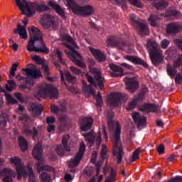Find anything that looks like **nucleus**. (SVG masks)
I'll return each instance as SVG.
<instances>
[{
  "label": "nucleus",
  "instance_id": "obj_1",
  "mask_svg": "<svg viewBox=\"0 0 182 182\" xmlns=\"http://www.w3.org/2000/svg\"><path fill=\"white\" fill-rule=\"evenodd\" d=\"M30 33V40L27 46V50L28 52H40L48 55L49 49L46 47V44L43 42V37H42V32L35 27H28Z\"/></svg>",
  "mask_w": 182,
  "mask_h": 182
},
{
  "label": "nucleus",
  "instance_id": "obj_2",
  "mask_svg": "<svg viewBox=\"0 0 182 182\" xmlns=\"http://www.w3.org/2000/svg\"><path fill=\"white\" fill-rule=\"evenodd\" d=\"M16 6L21 11L22 15H26L28 18H32L35 12H47L50 11V8L46 4H38L36 1L28 2L26 0H15Z\"/></svg>",
  "mask_w": 182,
  "mask_h": 182
},
{
  "label": "nucleus",
  "instance_id": "obj_3",
  "mask_svg": "<svg viewBox=\"0 0 182 182\" xmlns=\"http://www.w3.org/2000/svg\"><path fill=\"white\" fill-rule=\"evenodd\" d=\"M122 133V128L119 122H117V127L114 134L113 139V154L115 156L117 160V164L122 163L123 156H124V151L123 150V145L122 144V141L120 140V134Z\"/></svg>",
  "mask_w": 182,
  "mask_h": 182
},
{
  "label": "nucleus",
  "instance_id": "obj_4",
  "mask_svg": "<svg viewBox=\"0 0 182 182\" xmlns=\"http://www.w3.org/2000/svg\"><path fill=\"white\" fill-rule=\"evenodd\" d=\"M147 50L149 52L150 59L154 66H159L161 63H163L164 58L163 53L158 48L159 46L157 43L154 40H149L147 41Z\"/></svg>",
  "mask_w": 182,
  "mask_h": 182
},
{
  "label": "nucleus",
  "instance_id": "obj_5",
  "mask_svg": "<svg viewBox=\"0 0 182 182\" xmlns=\"http://www.w3.org/2000/svg\"><path fill=\"white\" fill-rule=\"evenodd\" d=\"M35 97L41 100L42 97H49L50 99H58L59 92L53 86L47 84H42L39 87L38 92L35 94Z\"/></svg>",
  "mask_w": 182,
  "mask_h": 182
},
{
  "label": "nucleus",
  "instance_id": "obj_6",
  "mask_svg": "<svg viewBox=\"0 0 182 182\" xmlns=\"http://www.w3.org/2000/svg\"><path fill=\"white\" fill-rule=\"evenodd\" d=\"M63 45L69 49L70 51L65 50V53L68 55V58H70V60H72L75 65L79 66V68L86 69V64L82 60V55H80V53L76 51L72 46L66 43H63Z\"/></svg>",
  "mask_w": 182,
  "mask_h": 182
},
{
  "label": "nucleus",
  "instance_id": "obj_7",
  "mask_svg": "<svg viewBox=\"0 0 182 182\" xmlns=\"http://www.w3.org/2000/svg\"><path fill=\"white\" fill-rule=\"evenodd\" d=\"M127 99H129L127 94L112 92L107 96V105L112 107H119V105H122V102H126Z\"/></svg>",
  "mask_w": 182,
  "mask_h": 182
},
{
  "label": "nucleus",
  "instance_id": "obj_8",
  "mask_svg": "<svg viewBox=\"0 0 182 182\" xmlns=\"http://www.w3.org/2000/svg\"><path fill=\"white\" fill-rule=\"evenodd\" d=\"M10 162L11 164H14L17 173V180L21 181L22 180V177L26 178L28 176V172H26V169L25 166H22V161L18 156L11 157L10 159Z\"/></svg>",
  "mask_w": 182,
  "mask_h": 182
},
{
  "label": "nucleus",
  "instance_id": "obj_9",
  "mask_svg": "<svg viewBox=\"0 0 182 182\" xmlns=\"http://www.w3.org/2000/svg\"><path fill=\"white\" fill-rule=\"evenodd\" d=\"M139 76L134 75V77H125L124 78V82H125L126 85V90L129 92V93H136L137 90H139L140 87V82L137 80Z\"/></svg>",
  "mask_w": 182,
  "mask_h": 182
},
{
  "label": "nucleus",
  "instance_id": "obj_10",
  "mask_svg": "<svg viewBox=\"0 0 182 182\" xmlns=\"http://www.w3.org/2000/svg\"><path fill=\"white\" fill-rule=\"evenodd\" d=\"M129 16L133 26H134L138 32L141 33V35H144L145 36H147V35L150 33L147 24L141 23L140 19H139V18L134 14H131Z\"/></svg>",
  "mask_w": 182,
  "mask_h": 182
},
{
  "label": "nucleus",
  "instance_id": "obj_11",
  "mask_svg": "<svg viewBox=\"0 0 182 182\" xmlns=\"http://www.w3.org/2000/svg\"><path fill=\"white\" fill-rule=\"evenodd\" d=\"M86 150V145L85 142H81L80 144V149L76 156L73 159H71L68 161V166L71 168L76 167V166H79L80 164V161H82V159H83V155L85 154V151Z\"/></svg>",
  "mask_w": 182,
  "mask_h": 182
},
{
  "label": "nucleus",
  "instance_id": "obj_12",
  "mask_svg": "<svg viewBox=\"0 0 182 182\" xmlns=\"http://www.w3.org/2000/svg\"><path fill=\"white\" fill-rule=\"evenodd\" d=\"M182 25L179 22H171L166 25V33L171 36H176L181 33Z\"/></svg>",
  "mask_w": 182,
  "mask_h": 182
},
{
  "label": "nucleus",
  "instance_id": "obj_13",
  "mask_svg": "<svg viewBox=\"0 0 182 182\" xmlns=\"http://www.w3.org/2000/svg\"><path fill=\"white\" fill-rule=\"evenodd\" d=\"M109 68L112 71H109V75L111 77H122L126 76L127 73H124V68L120 65H117L114 63L109 65Z\"/></svg>",
  "mask_w": 182,
  "mask_h": 182
},
{
  "label": "nucleus",
  "instance_id": "obj_14",
  "mask_svg": "<svg viewBox=\"0 0 182 182\" xmlns=\"http://www.w3.org/2000/svg\"><path fill=\"white\" fill-rule=\"evenodd\" d=\"M132 119L138 129H141L147 126V117L142 116L140 112H134L132 114Z\"/></svg>",
  "mask_w": 182,
  "mask_h": 182
},
{
  "label": "nucleus",
  "instance_id": "obj_15",
  "mask_svg": "<svg viewBox=\"0 0 182 182\" xmlns=\"http://www.w3.org/2000/svg\"><path fill=\"white\" fill-rule=\"evenodd\" d=\"M47 4L50 8H52L59 16H61L62 19H66V11H65V8L58 4L55 1H50Z\"/></svg>",
  "mask_w": 182,
  "mask_h": 182
},
{
  "label": "nucleus",
  "instance_id": "obj_16",
  "mask_svg": "<svg viewBox=\"0 0 182 182\" xmlns=\"http://www.w3.org/2000/svg\"><path fill=\"white\" fill-rule=\"evenodd\" d=\"M29 112H32L33 117H39L43 112V106L42 105H36L33 102H30L28 105Z\"/></svg>",
  "mask_w": 182,
  "mask_h": 182
},
{
  "label": "nucleus",
  "instance_id": "obj_17",
  "mask_svg": "<svg viewBox=\"0 0 182 182\" xmlns=\"http://www.w3.org/2000/svg\"><path fill=\"white\" fill-rule=\"evenodd\" d=\"M41 23L45 29H49L50 26L55 25V16L49 14H45L43 15V18L41 19Z\"/></svg>",
  "mask_w": 182,
  "mask_h": 182
},
{
  "label": "nucleus",
  "instance_id": "obj_18",
  "mask_svg": "<svg viewBox=\"0 0 182 182\" xmlns=\"http://www.w3.org/2000/svg\"><path fill=\"white\" fill-rule=\"evenodd\" d=\"M94 72V80L97 85V87L98 86L99 89L101 90H105V82H106V80L102 76V71L95 69Z\"/></svg>",
  "mask_w": 182,
  "mask_h": 182
},
{
  "label": "nucleus",
  "instance_id": "obj_19",
  "mask_svg": "<svg viewBox=\"0 0 182 182\" xmlns=\"http://www.w3.org/2000/svg\"><path fill=\"white\" fill-rule=\"evenodd\" d=\"M107 46H114V48H118V49L123 50L127 44L124 41H119L116 37H109L107 38Z\"/></svg>",
  "mask_w": 182,
  "mask_h": 182
},
{
  "label": "nucleus",
  "instance_id": "obj_20",
  "mask_svg": "<svg viewBox=\"0 0 182 182\" xmlns=\"http://www.w3.org/2000/svg\"><path fill=\"white\" fill-rule=\"evenodd\" d=\"M95 14V9L91 5L87 6H80L76 15H80V16H90Z\"/></svg>",
  "mask_w": 182,
  "mask_h": 182
},
{
  "label": "nucleus",
  "instance_id": "obj_21",
  "mask_svg": "<svg viewBox=\"0 0 182 182\" xmlns=\"http://www.w3.org/2000/svg\"><path fill=\"white\" fill-rule=\"evenodd\" d=\"M124 59L129 60V62H132V63H134V65H139L140 66H143L144 68H145V69H147L149 68V64H147V63H146L144 60L141 59L138 56L126 55L124 57Z\"/></svg>",
  "mask_w": 182,
  "mask_h": 182
},
{
  "label": "nucleus",
  "instance_id": "obj_22",
  "mask_svg": "<svg viewBox=\"0 0 182 182\" xmlns=\"http://www.w3.org/2000/svg\"><path fill=\"white\" fill-rule=\"evenodd\" d=\"M23 75H27V76H31L33 79H39L42 77V73L41 70H37L36 68L31 67L28 68H23Z\"/></svg>",
  "mask_w": 182,
  "mask_h": 182
},
{
  "label": "nucleus",
  "instance_id": "obj_23",
  "mask_svg": "<svg viewBox=\"0 0 182 182\" xmlns=\"http://www.w3.org/2000/svg\"><path fill=\"white\" fill-rule=\"evenodd\" d=\"M80 129L82 132H87L92 129L93 119L92 117H84L80 120Z\"/></svg>",
  "mask_w": 182,
  "mask_h": 182
},
{
  "label": "nucleus",
  "instance_id": "obj_24",
  "mask_svg": "<svg viewBox=\"0 0 182 182\" xmlns=\"http://www.w3.org/2000/svg\"><path fill=\"white\" fill-rule=\"evenodd\" d=\"M139 110L143 113H156L158 109L155 104H144L139 107Z\"/></svg>",
  "mask_w": 182,
  "mask_h": 182
},
{
  "label": "nucleus",
  "instance_id": "obj_25",
  "mask_svg": "<svg viewBox=\"0 0 182 182\" xmlns=\"http://www.w3.org/2000/svg\"><path fill=\"white\" fill-rule=\"evenodd\" d=\"M90 50L91 53H92L95 59L97 60V62H105L107 59L106 55L102 53L100 50H97L94 48H90Z\"/></svg>",
  "mask_w": 182,
  "mask_h": 182
},
{
  "label": "nucleus",
  "instance_id": "obj_26",
  "mask_svg": "<svg viewBox=\"0 0 182 182\" xmlns=\"http://www.w3.org/2000/svg\"><path fill=\"white\" fill-rule=\"evenodd\" d=\"M12 174H14V171L9 168H4L0 172V177H4L3 178L4 182H12Z\"/></svg>",
  "mask_w": 182,
  "mask_h": 182
},
{
  "label": "nucleus",
  "instance_id": "obj_27",
  "mask_svg": "<svg viewBox=\"0 0 182 182\" xmlns=\"http://www.w3.org/2000/svg\"><path fill=\"white\" fill-rule=\"evenodd\" d=\"M43 150L42 149V144L41 143H37L36 145L33 147L32 154L36 160L39 161L42 159V153Z\"/></svg>",
  "mask_w": 182,
  "mask_h": 182
},
{
  "label": "nucleus",
  "instance_id": "obj_28",
  "mask_svg": "<svg viewBox=\"0 0 182 182\" xmlns=\"http://www.w3.org/2000/svg\"><path fill=\"white\" fill-rule=\"evenodd\" d=\"M18 146L21 151L25 152L29 149V142L25 137L20 136L18 137Z\"/></svg>",
  "mask_w": 182,
  "mask_h": 182
},
{
  "label": "nucleus",
  "instance_id": "obj_29",
  "mask_svg": "<svg viewBox=\"0 0 182 182\" xmlns=\"http://www.w3.org/2000/svg\"><path fill=\"white\" fill-rule=\"evenodd\" d=\"M148 21L150 22V25L156 28V26H159V23H160V21H161V18H160L159 15L157 14H151Z\"/></svg>",
  "mask_w": 182,
  "mask_h": 182
},
{
  "label": "nucleus",
  "instance_id": "obj_30",
  "mask_svg": "<svg viewBox=\"0 0 182 182\" xmlns=\"http://www.w3.org/2000/svg\"><path fill=\"white\" fill-rule=\"evenodd\" d=\"M59 120H60L59 129L60 130V132H64L66 127H68V122H69V118L66 115H63L61 117H60Z\"/></svg>",
  "mask_w": 182,
  "mask_h": 182
},
{
  "label": "nucleus",
  "instance_id": "obj_31",
  "mask_svg": "<svg viewBox=\"0 0 182 182\" xmlns=\"http://www.w3.org/2000/svg\"><path fill=\"white\" fill-rule=\"evenodd\" d=\"M23 134H26V136H32L33 140H35V137H38L39 131H38V129H36V127H33V130L26 128L23 129Z\"/></svg>",
  "mask_w": 182,
  "mask_h": 182
},
{
  "label": "nucleus",
  "instance_id": "obj_32",
  "mask_svg": "<svg viewBox=\"0 0 182 182\" xmlns=\"http://www.w3.org/2000/svg\"><path fill=\"white\" fill-rule=\"evenodd\" d=\"M67 6H68L70 9L73 11V12L77 14V11H79V8L80 6L77 5V4H76V1H75V0H67Z\"/></svg>",
  "mask_w": 182,
  "mask_h": 182
},
{
  "label": "nucleus",
  "instance_id": "obj_33",
  "mask_svg": "<svg viewBox=\"0 0 182 182\" xmlns=\"http://www.w3.org/2000/svg\"><path fill=\"white\" fill-rule=\"evenodd\" d=\"M166 72L170 77H174L177 74V68L173 65H171V64L168 63L166 65Z\"/></svg>",
  "mask_w": 182,
  "mask_h": 182
},
{
  "label": "nucleus",
  "instance_id": "obj_34",
  "mask_svg": "<svg viewBox=\"0 0 182 182\" xmlns=\"http://www.w3.org/2000/svg\"><path fill=\"white\" fill-rule=\"evenodd\" d=\"M14 33H18L20 36H23V39H26L28 35L26 34V31H25V27L18 24L17 28L14 30Z\"/></svg>",
  "mask_w": 182,
  "mask_h": 182
},
{
  "label": "nucleus",
  "instance_id": "obj_35",
  "mask_svg": "<svg viewBox=\"0 0 182 182\" xmlns=\"http://www.w3.org/2000/svg\"><path fill=\"white\" fill-rule=\"evenodd\" d=\"M148 90L149 88H147V87H143L141 90V92L138 94L137 96L135 98H134V100H136L137 103H139V102H141V100L144 99V96H146V93H147Z\"/></svg>",
  "mask_w": 182,
  "mask_h": 182
},
{
  "label": "nucleus",
  "instance_id": "obj_36",
  "mask_svg": "<svg viewBox=\"0 0 182 182\" xmlns=\"http://www.w3.org/2000/svg\"><path fill=\"white\" fill-rule=\"evenodd\" d=\"M63 76H65V79L68 83H71L72 85H75V83H76L77 78L76 77L72 75L70 72L65 71L63 73Z\"/></svg>",
  "mask_w": 182,
  "mask_h": 182
},
{
  "label": "nucleus",
  "instance_id": "obj_37",
  "mask_svg": "<svg viewBox=\"0 0 182 182\" xmlns=\"http://www.w3.org/2000/svg\"><path fill=\"white\" fill-rule=\"evenodd\" d=\"M70 139V136H69V134H65L63 136L62 144L65 151H70V146L68 144V143H69Z\"/></svg>",
  "mask_w": 182,
  "mask_h": 182
},
{
  "label": "nucleus",
  "instance_id": "obj_38",
  "mask_svg": "<svg viewBox=\"0 0 182 182\" xmlns=\"http://www.w3.org/2000/svg\"><path fill=\"white\" fill-rule=\"evenodd\" d=\"M153 6L157 9L158 11H160L161 9H165V8H167V6H168V2L166 1L165 0H162L161 1H159L158 3H154Z\"/></svg>",
  "mask_w": 182,
  "mask_h": 182
},
{
  "label": "nucleus",
  "instance_id": "obj_39",
  "mask_svg": "<svg viewBox=\"0 0 182 182\" xmlns=\"http://www.w3.org/2000/svg\"><path fill=\"white\" fill-rule=\"evenodd\" d=\"M63 39L64 41H67V42H69V43L72 44L74 48H76L77 49H79V46H77V43L70 36V35H64L63 37Z\"/></svg>",
  "mask_w": 182,
  "mask_h": 182
},
{
  "label": "nucleus",
  "instance_id": "obj_40",
  "mask_svg": "<svg viewBox=\"0 0 182 182\" xmlns=\"http://www.w3.org/2000/svg\"><path fill=\"white\" fill-rule=\"evenodd\" d=\"M27 176H28V182H38V178H36V176H35L32 168H30L28 169V173H27Z\"/></svg>",
  "mask_w": 182,
  "mask_h": 182
},
{
  "label": "nucleus",
  "instance_id": "obj_41",
  "mask_svg": "<svg viewBox=\"0 0 182 182\" xmlns=\"http://www.w3.org/2000/svg\"><path fill=\"white\" fill-rule=\"evenodd\" d=\"M129 4L132 5V6H135L136 8H144V4L141 3V1L140 0H127Z\"/></svg>",
  "mask_w": 182,
  "mask_h": 182
},
{
  "label": "nucleus",
  "instance_id": "obj_42",
  "mask_svg": "<svg viewBox=\"0 0 182 182\" xmlns=\"http://www.w3.org/2000/svg\"><path fill=\"white\" fill-rule=\"evenodd\" d=\"M168 14L169 16H174L176 19H180L182 17L181 13L176 9H170Z\"/></svg>",
  "mask_w": 182,
  "mask_h": 182
},
{
  "label": "nucleus",
  "instance_id": "obj_43",
  "mask_svg": "<svg viewBox=\"0 0 182 182\" xmlns=\"http://www.w3.org/2000/svg\"><path fill=\"white\" fill-rule=\"evenodd\" d=\"M54 66L56 68V69H58V70H59L60 75H61V82H63V84L65 86H68L66 85V82H65V77L63 76V71L62 70V67L60 66V64H59V63L58 62H55L54 63Z\"/></svg>",
  "mask_w": 182,
  "mask_h": 182
},
{
  "label": "nucleus",
  "instance_id": "obj_44",
  "mask_svg": "<svg viewBox=\"0 0 182 182\" xmlns=\"http://www.w3.org/2000/svg\"><path fill=\"white\" fill-rule=\"evenodd\" d=\"M84 136L85 137V139L88 143H90L91 144H95V135H93L92 132H88L87 134H84Z\"/></svg>",
  "mask_w": 182,
  "mask_h": 182
},
{
  "label": "nucleus",
  "instance_id": "obj_45",
  "mask_svg": "<svg viewBox=\"0 0 182 182\" xmlns=\"http://www.w3.org/2000/svg\"><path fill=\"white\" fill-rule=\"evenodd\" d=\"M41 180L42 182H50L52 181V176L46 172H43L41 175Z\"/></svg>",
  "mask_w": 182,
  "mask_h": 182
},
{
  "label": "nucleus",
  "instance_id": "obj_46",
  "mask_svg": "<svg viewBox=\"0 0 182 182\" xmlns=\"http://www.w3.org/2000/svg\"><path fill=\"white\" fill-rule=\"evenodd\" d=\"M55 153L60 157H63L65 156V149H63V146H62V144L56 146Z\"/></svg>",
  "mask_w": 182,
  "mask_h": 182
},
{
  "label": "nucleus",
  "instance_id": "obj_47",
  "mask_svg": "<svg viewBox=\"0 0 182 182\" xmlns=\"http://www.w3.org/2000/svg\"><path fill=\"white\" fill-rule=\"evenodd\" d=\"M140 153H141V149L138 148L136 149L132 154L131 161H136V160H139V159H140Z\"/></svg>",
  "mask_w": 182,
  "mask_h": 182
},
{
  "label": "nucleus",
  "instance_id": "obj_48",
  "mask_svg": "<svg viewBox=\"0 0 182 182\" xmlns=\"http://www.w3.org/2000/svg\"><path fill=\"white\" fill-rule=\"evenodd\" d=\"M101 158L102 160H106V159H107V146L105 144H102V146Z\"/></svg>",
  "mask_w": 182,
  "mask_h": 182
},
{
  "label": "nucleus",
  "instance_id": "obj_49",
  "mask_svg": "<svg viewBox=\"0 0 182 182\" xmlns=\"http://www.w3.org/2000/svg\"><path fill=\"white\" fill-rule=\"evenodd\" d=\"M6 99L9 105H16L18 103V101L9 94L6 95Z\"/></svg>",
  "mask_w": 182,
  "mask_h": 182
},
{
  "label": "nucleus",
  "instance_id": "obj_50",
  "mask_svg": "<svg viewBox=\"0 0 182 182\" xmlns=\"http://www.w3.org/2000/svg\"><path fill=\"white\" fill-rule=\"evenodd\" d=\"M137 102L136 100L132 99V100L128 103L127 109V110H133V109H136V106H137Z\"/></svg>",
  "mask_w": 182,
  "mask_h": 182
},
{
  "label": "nucleus",
  "instance_id": "obj_51",
  "mask_svg": "<svg viewBox=\"0 0 182 182\" xmlns=\"http://www.w3.org/2000/svg\"><path fill=\"white\" fill-rule=\"evenodd\" d=\"M8 85H6V87L7 90H9L10 92L16 86V82L14 81V80H8Z\"/></svg>",
  "mask_w": 182,
  "mask_h": 182
},
{
  "label": "nucleus",
  "instance_id": "obj_52",
  "mask_svg": "<svg viewBox=\"0 0 182 182\" xmlns=\"http://www.w3.org/2000/svg\"><path fill=\"white\" fill-rule=\"evenodd\" d=\"M173 65L176 69H178V68L182 66V55L178 57L176 60L173 62Z\"/></svg>",
  "mask_w": 182,
  "mask_h": 182
},
{
  "label": "nucleus",
  "instance_id": "obj_53",
  "mask_svg": "<svg viewBox=\"0 0 182 182\" xmlns=\"http://www.w3.org/2000/svg\"><path fill=\"white\" fill-rule=\"evenodd\" d=\"M0 126L4 127L6 126V114H0Z\"/></svg>",
  "mask_w": 182,
  "mask_h": 182
},
{
  "label": "nucleus",
  "instance_id": "obj_54",
  "mask_svg": "<svg viewBox=\"0 0 182 182\" xmlns=\"http://www.w3.org/2000/svg\"><path fill=\"white\" fill-rule=\"evenodd\" d=\"M16 70H18V64L14 63L11 65V68L10 75H9L10 79H12V76H15V72H16Z\"/></svg>",
  "mask_w": 182,
  "mask_h": 182
},
{
  "label": "nucleus",
  "instance_id": "obj_55",
  "mask_svg": "<svg viewBox=\"0 0 182 182\" xmlns=\"http://www.w3.org/2000/svg\"><path fill=\"white\" fill-rule=\"evenodd\" d=\"M34 86L35 82H33V80H30L29 81L26 80V85H22L20 86V89H22L23 90H25V89H28V86Z\"/></svg>",
  "mask_w": 182,
  "mask_h": 182
},
{
  "label": "nucleus",
  "instance_id": "obj_56",
  "mask_svg": "<svg viewBox=\"0 0 182 182\" xmlns=\"http://www.w3.org/2000/svg\"><path fill=\"white\" fill-rule=\"evenodd\" d=\"M71 72H73V73H74V75H78L79 76H83V72H82V70L73 67V66H71L70 68Z\"/></svg>",
  "mask_w": 182,
  "mask_h": 182
},
{
  "label": "nucleus",
  "instance_id": "obj_57",
  "mask_svg": "<svg viewBox=\"0 0 182 182\" xmlns=\"http://www.w3.org/2000/svg\"><path fill=\"white\" fill-rule=\"evenodd\" d=\"M117 5H122V9H127V5H126V0H114Z\"/></svg>",
  "mask_w": 182,
  "mask_h": 182
},
{
  "label": "nucleus",
  "instance_id": "obj_58",
  "mask_svg": "<svg viewBox=\"0 0 182 182\" xmlns=\"http://www.w3.org/2000/svg\"><path fill=\"white\" fill-rule=\"evenodd\" d=\"M56 55H57L58 59L60 62L61 65H66V63L63 60V57H62V55H63V53L62 51L57 50Z\"/></svg>",
  "mask_w": 182,
  "mask_h": 182
},
{
  "label": "nucleus",
  "instance_id": "obj_59",
  "mask_svg": "<svg viewBox=\"0 0 182 182\" xmlns=\"http://www.w3.org/2000/svg\"><path fill=\"white\" fill-rule=\"evenodd\" d=\"M87 80H88L89 83L92 85V86H94V87L97 88V84H96V82H95V79L92 75H87Z\"/></svg>",
  "mask_w": 182,
  "mask_h": 182
},
{
  "label": "nucleus",
  "instance_id": "obj_60",
  "mask_svg": "<svg viewBox=\"0 0 182 182\" xmlns=\"http://www.w3.org/2000/svg\"><path fill=\"white\" fill-rule=\"evenodd\" d=\"M175 82L178 85H181L182 83V75L181 73H178L176 74V76L175 77Z\"/></svg>",
  "mask_w": 182,
  "mask_h": 182
},
{
  "label": "nucleus",
  "instance_id": "obj_61",
  "mask_svg": "<svg viewBox=\"0 0 182 182\" xmlns=\"http://www.w3.org/2000/svg\"><path fill=\"white\" fill-rule=\"evenodd\" d=\"M84 87H85V90L88 92V93H93L94 90H93V87H92V84L87 85H85L84 84Z\"/></svg>",
  "mask_w": 182,
  "mask_h": 182
},
{
  "label": "nucleus",
  "instance_id": "obj_62",
  "mask_svg": "<svg viewBox=\"0 0 182 182\" xmlns=\"http://www.w3.org/2000/svg\"><path fill=\"white\" fill-rule=\"evenodd\" d=\"M168 45H170V41L164 39L161 41V48H163V49H167Z\"/></svg>",
  "mask_w": 182,
  "mask_h": 182
},
{
  "label": "nucleus",
  "instance_id": "obj_63",
  "mask_svg": "<svg viewBox=\"0 0 182 182\" xmlns=\"http://www.w3.org/2000/svg\"><path fill=\"white\" fill-rule=\"evenodd\" d=\"M168 182H182V176H177L175 178H170Z\"/></svg>",
  "mask_w": 182,
  "mask_h": 182
},
{
  "label": "nucleus",
  "instance_id": "obj_64",
  "mask_svg": "<svg viewBox=\"0 0 182 182\" xmlns=\"http://www.w3.org/2000/svg\"><path fill=\"white\" fill-rule=\"evenodd\" d=\"M50 109L52 113H59V107L56 105L51 104Z\"/></svg>",
  "mask_w": 182,
  "mask_h": 182
}]
</instances>
